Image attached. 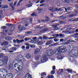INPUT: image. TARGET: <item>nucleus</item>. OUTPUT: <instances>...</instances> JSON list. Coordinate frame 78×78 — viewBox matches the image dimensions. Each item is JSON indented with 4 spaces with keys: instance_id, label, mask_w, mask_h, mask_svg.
Returning <instances> with one entry per match:
<instances>
[{
    "instance_id": "obj_1",
    "label": "nucleus",
    "mask_w": 78,
    "mask_h": 78,
    "mask_svg": "<svg viewBox=\"0 0 78 78\" xmlns=\"http://www.w3.org/2000/svg\"><path fill=\"white\" fill-rule=\"evenodd\" d=\"M66 51V47L65 46H62L60 47H59L58 48H56L54 51V53L55 55H58L60 54L62 52V53H64Z\"/></svg>"
},
{
    "instance_id": "obj_2",
    "label": "nucleus",
    "mask_w": 78,
    "mask_h": 78,
    "mask_svg": "<svg viewBox=\"0 0 78 78\" xmlns=\"http://www.w3.org/2000/svg\"><path fill=\"white\" fill-rule=\"evenodd\" d=\"M68 54H69L70 56H71L69 58V60L72 62L73 60L72 57L75 58L76 56H78V50L76 51V50L73 49L70 52L68 53Z\"/></svg>"
},
{
    "instance_id": "obj_3",
    "label": "nucleus",
    "mask_w": 78,
    "mask_h": 78,
    "mask_svg": "<svg viewBox=\"0 0 78 78\" xmlns=\"http://www.w3.org/2000/svg\"><path fill=\"white\" fill-rule=\"evenodd\" d=\"M19 64L20 65H23V62L21 60H16L13 61L12 63L13 66L15 68L18 67Z\"/></svg>"
},
{
    "instance_id": "obj_4",
    "label": "nucleus",
    "mask_w": 78,
    "mask_h": 78,
    "mask_svg": "<svg viewBox=\"0 0 78 78\" xmlns=\"http://www.w3.org/2000/svg\"><path fill=\"white\" fill-rule=\"evenodd\" d=\"M45 54L46 55H48V56H51L53 55V51L51 50L50 51L48 50L46 52Z\"/></svg>"
},
{
    "instance_id": "obj_5",
    "label": "nucleus",
    "mask_w": 78,
    "mask_h": 78,
    "mask_svg": "<svg viewBox=\"0 0 78 78\" xmlns=\"http://www.w3.org/2000/svg\"><path fill=\"white\" fill-rule=\"evenodd\" d=\"M48 59L47 57V55H43L42 58H41V62H42V63H44V62H45Z\"/></svg>"
},
{
    "instance_id": "obj_6",
    "label": "nucleus",
    "mask_w": 78,
    "mask_h": 78,
    "mask_svg": "<svg viewBox=\"0 0 78 78\" xmlns=\"http://www.w3.org/2000/svg\"><path fill=\"white\" fill-rule=\"evenodd\" d=\"M66 30L62 31L63 33H65V34H70L71 32V30L70 28H68L66 29Z\"/></svg>"
},
{
    "instance_id": "obj_7",
    "label": "nucleus",
    "mask_w": 78,
    "mask_h": 78,
    "mask_svg": "<svg viewBox=\"0 0 78 78\" xmlns=\"http://www.w3.org/2000/svg\"><path fill=\"white\" fill-rule=\"evenodd\" d=\"M3 73L4 74L6 75L8 74V71H7L6 70L4 69H2V72L1 70H0V74H1V75H2V73Z\"/></svg>"
},
{
    "instance_id": "obj_8",
    "label": "nucleus",
    "mask_w": 78,
    "mask_h": 78,
    "mask_svg": "<svg viewBox=\"0 0 78 78\" xmlns=\"http://www.w3.org/2000/svg\"><path fill=\"white\" fill-rule=\"evenodd\" d=\"M21 58H23V56L21 55H18L16 57V60H17V61H19V60H21L22 61V60L21 59Z\"/></svg>"
},
{
    "instance_id": "obj_9",
    "label": "nucleus",
    "mask_w": 78,
    "mask_h": 78,
    "mask_svg": "<svg viewBox=\"0 0 78 78\" xmlns=\"http://www.w3.org/2000/svg\"><path fill=\"white\" fill-rule=\"evenodd\" d=\"M8 59H9L8 57L7 56H4V62L5 64H7V63H8Z\"/></svg>"
},
{
    "instance_id": "obj_10",
    "label": "nucleus",
    "mask_w": 78,
    "mask_h": 78,
    "mask_svg": "<svg viewBox=\"0 0 78 78\" xmlns=\"http://www.w3.org/2000/svg\"><path fill=\"white\" fill-rule=\"evenodd\" d=\"M37 64H38V63L37 62H33L32 63V67L33 68H36Z\"/></svg>"
},
{
    "instance_id": "obj_11",
    "label": "nucleus",
    "mask_w": 78,
    "mask_h": 78,
    "mask_svg": "<svg viewBox=\"0 0 78 78\" xmlns=\"http://www.w3.org/2000/svg\"><path fill=\"white\" fill-rule=\"evenodd\" d=\"M18 30H20V31H21L22 30H26V28H24L23 26H21L20 25H19L18 26Z\"/></svg>"
},
{
    "instance_id": "obj_12",
    "label": "nucleus",
    "mask_w": 78,
    "mask_h": 78,
    "mask_svg": "<svg viewBox=\"0 0 78 78\" xmlns=\"http://www.w3.org/2000/svg\"><path fill=\"white\" fill-rule=\"evenodd\" d=\"M25 78H32V77L30 74L27 73L25 76Z\"/></svg>"
},
{
    "instance_id": "obj_13",
    "label": "nucleus",
    "mask_w": 78,
    "mask_h": 78,
    "mask_svg": "<svg viewBox=\"0 0 78 78\" xmlns=\"http://www.w3.org/2000/svg\"><path fill=\"white\" fill-rule=\"evenodd\" d=\"M22 69H23V67L19 65L17 68V70H18L19 71H21Z\"/></svg>"
},
{
    "instance_id": "obj_14",
    "label": "nucleus",
    "mask_w": 78,
    "mask_h": 78,
    "mask_svg": "<svg viewBox=\"0 0 78 78\" xmlns=\"http://www.w3.org/2000/svg\"><path fill=\"white\" fill-rule=\"evenodd\" d=\"M4 64H6L5 63L4 60H0V66H3V65H4Z\"/></svg>"
},
{
    "instance_id": "obj_15",
    "label": "nucleus",
    "mask_w": 78,
    "mask_h": 78,
    "mask_svg": "<svg viewBox=\"0 0 78 78\" xmlns=\"http://www.w3.org/2000/svg\"><path fill=\"white\" fill-rule=\"evenodd\" d=\"M74 42V41L73 40H68L67 41V42H65L64 44H69L70 42Z\"/></svg>"
},
{
    "instance_id": "obj_16",
    "label": "nucleus",
    "mask_w": 78,
    "mask_h": 78,
    "mask_svg": "<svg viewBox=\"0 0 78 78\" xmlns=\"http://www.w3.org/2000/svg\"><path fill=\"white\" fill-rule=\"evenodd\" d=\"M48 10H49L51 12H54L55 11V9L52 7H49Z\"/></svg>"
},
{
    "instance_id": "obj_17",
    "label": "nucleus",
    "mask_w": 78,
    "mask_h": 78,
    "mask_svg": "<svg viewBox=\"0 0 78 78\" xmlns=\"http://www.w3.org/2000/svg\"><path fill=\"white\" fill-rule=\"evenodd\" d=\"M26 57L27 59H30L31 58V55L29 53H27L26 56Z\"/></svg>"
},
{
    "instance_id": "obj_18",
    "label": "nucleus",
    "mask_w": 78,
    "mask_h": 78,
    "mask_svg": "<svg viewBox=\"0 0 78 78\" xmlns=\"http://www.w3.org/2000/svg\"><path fill=\"white\" fill-rule=\"evenodd\" d=\"M40 58H41V56L40 55H36L35 57V59L36 61H38Z\"/></svg>"
},
{
    "instance_id": "obj_19",
    "label": "nucleus",
    "mask_w": 78,
    "mask_h": 78,
    "mask_svg": "<svg viewBox=\"0 0 78 78\" xmlns=\"http://www.w3.org/2000/svg\"><path fill=\"white\" fill-rule=\"evenodd\" d=\"M7 41H11L12 40V37H7L5 38Z\"/></svg>"
},
{
    "instance_id": "obj_20",
    "label": "nucleus",
    "mask_w": 78,
    "mask_h": 78,
    "mask_svg": "<svg viewBox=\"0 0 78 78\" xmlns=\"http://www.w3.org/2000/svg\"><path fill=\"white\" fill-rule=\"evenodd\" d=\"M7 75L9 78H13V76L12 75V74L11 73L8 74H7Z\"/></svg>"
},
{
    "instance_id": "obj_21",
    "label": "nucleus",
    "mask_w": 78,
    "mask_h": 78,
    "mask_svg": "<svg viewBox=\"0 0 78 78\" xmlns=\"http://www.w3.org/2000/svg\"><path fill=\"white\" fill-rule=\"evenodd\" d=\"M5 56V55L3 53H0V58H3Z\"/></svg>"
},
{
    "instance_id": "obj_22",
    "label": "nucleus",
    "mask_w": 78,
    "mask_h": 78,
    "mask_svg": "<svg viewBox=\"0 0 78 78\" xmlns=\"http://www.w3.org/2000/svg\"><path fill=\"white\" fill-rule=\"evenodd\" d=\"M40 50V49L38 48L36 49L35 50V53H37V52H39Z\"/></svg>"
},
{
    "instance_id": "obj_23",
    "label": "nucleus",
    "mask_w": 78,
    "mask_h": 78,
    "mask_svg": "<svg viewBox=\"0 0 78 78\" xmlns=\"http://www.w3.org/2000/svg\"><path fill=\"white\" fill-rule=\"evenodd\" d=\"M54 30H59V28L57 27V26H54Z\"/></svg>"
},
{
    "instance_id": "obj_24",
    "label": "nucleus",
    "mask_w": 78,
    "mask_h": 78,
    "mask_svg": "<svg viewBox=\"0 0 78 78\" xmlns=\"http://www.w3.org/2000/svg\"><path fill=\"white\" fill-rule=\"evenodd\" d=\"M37 44L38 45H41L43 44V42L42 41H38L37 42Z\"/></svg>"
},
{
    "instance_id": "obj_25",
    "label": "nucleus",
    "mask_w": 78,
    "mask_h": 78,
    "mask_svg": "<svg viewBox=\"0 0 78 78\" xmlns=\"http://www.w3.org/2000/svg\"><path fill=\"white\" fill-rule=\"evenodd\" d=\"M66 71H67V72L68 73H72V69H66Z\"/></svg>"
},
{
    "instance_id": "obj_26",
    "label": "nucleus",
    "mask_w": 78,
    "mask_h": 78,
    "mask_svg": "<svg viewBox=\"0 0 78 78\" xmlns=\"http://www.w3.org/2000/svg\"><path fill=\"white\" fill-rule=\"evenodd\" d=\"M51 44V41H48L46 44V45H50V44Z\"/></svg>"
},
{
    "instance_id": "obj_27",
    "label": "nucleus",
    "mask_w": 78,
    "mask_h": 78,
    "mask_svg": "<svg viewBox=\"0 0 78 78\" xmlns=\"http://www.w3.org/2000/svg\"><path fill=\"white\" fill-rule=\"evenodd\" d=\"M32 37L30 38H25L24 39L25 41H28V40H30V39H31Z\"/></svg>"
},
{
    "instance_id": "obj_28",
    "label": "nucleus",
    "mask_w": 78,
    "mask_h": 78,
    "mask_svg": "<svg viewBox=\"0 0 78 78\" xmlns=\"http://www.w3.org/2000/svg\"><path fill=\"white\" fill-rule=\"evenodd\" d=\"M58 44H59V43H58V42H56L51 44V46H53L54 45H58Z\"/></svg>"
},
{
    "instance_id": "obj_29",
    "label": "nucleus",
    "mask_w": 78,
    "mask_h": 78,
    "mask_svg": "<svg viewBox=\"0 0 78 78\" xmlns=\"http://www.w3.org/2000/svg\"><path fill=\"white\" fill-rule=\"evenodd\" d=\"M55 73V71L52 70L51 72V75H54Z\"/></svg>"
},
{
    "instance_id": "obj_30",
    "label": "nucleus",
    "mask_w": 78,
    "mask_h": 78,
    "mask_svg": "<svg viewBox=\"0 0 78 78\" xmlns=\"http://www.w3.org/2000/svg\"><path fill=\"white\" fill-rule=\"evenodd\" d=\"M41 10H42V9L40 8H38L37 9V10L39 11V12H41Z\"/></svg>"
},
{
    "instance_id": "obj_31",
    "label": "nucleus",
    "mask_w": 78,
    "mask_h": 78,
    "mask_svg": "<svg viewBox=\"0 0 78 78\" xmlns=\"http://www.w3.org/2000/svg\"><path fill=\"white\" fill-rule=\"evenodd\" d=\"M55 11H62V9H61V8H59V9L56 8L55 9Z\"/></svg>"
},
{
    "instance_id": "obj_32",
    "label": "nucleus",
    "mask_w": 78,
    "mask_h": 78,
    "mask_svg": "<svg viewBox=\"0 0 78 78\" xmlns=\"http://www.w3.org/2000/svg\"><path fill=\"white\" fill-rule=\"evenodd\" d=\"M45 2V0H42L40 2V3L41 4H42V3H44V2Z\"/></svg>"
},
{
    "instance_id": "obj_33",
    "label": "nucleus",
    "mask_w": 78,
    "mask_h": 78,
    "mask_svg": "<svg viewBox=\"0 0 78 78\" xmlns=\"http://www.w3.org/2000/svg\"><path fill=\"white\" fill-rule=\"evenodd\" d=\"M8 48L7 47H6V46L4 47L3 48V49H2V50H7Z\"/></svg>"
},
{
    "instance_id": "obj_34",
    "label": "nucleus",
    "mask_w": 78,
    "mask_h": 78,
    "mask_svg": "<svg viewBox=\"0 0 78 78\" xmlns=\"http://www.w3.org/2000/svg\"><path fill=\"white\" fill-rule=\"evenodd\" d=\"M60 42H65L66 41V39H61L60 40Z\"/></svg>"
},
{
    "instance_id": "obj_35",
    "label": "nucleus",
    "mask_w": 78,
    "mask_h": 78,
    "mask_svg": "<svg viewBox=\"0 0 78 78\" xmlns=\"http://www.w3.org/2000/svg\"><path fill=\"white\" fill-rule=\"evenodd\" d=\"M19 37H20L21 39H23V38H25V36H23V35H20Z\"/></svg>"
},
{
    "instance_id": "obj_36",
    "label": "nucleus",
    "mask_w": 78,
    "mask_h": 78,
    "mask_svg": "<svg viewBox=\"0 0 78 78\" xmlns=\"http://www.w3.org/2000/svg\"><path fill=\"white\" fill-rule=\"evenodd\" d=\"M6 26H7V27H11V26H12V25L11 24L9 23H7L6 24Z\"/></svg>"
},
{
    "instance_id": "obj_37",
    "label": "nucleus",
    "mask_w": 78,
    "mask_h": 78,
    "mask_svg": "<svg viewBox=\"0 0 78 78\" xmlns=\"http://www.w3.org/2000/svg\"><path fill=\"white\" fill-rule=\"evenodd\" d=\"M48 78H54V77L53 75H50V76H48Z\"/></svg>"
},
{
    "instance_id": "obj_38",
    "label": "nucleus",
    "mask_w": 78,
    "mask_h": 78,
    "mask_svg": "<svg viewBox=\"0 0 78 78\" xmlns=\"http://www.w3.org/2000/svg\"><path fill=\"white\" fill-rule=\"evenodd\" d=\"M48 30V29L46 28L43 30V31H42V32H45V31H47Z\"/></svg>"
},
{
    "instance_id": "obj_39",
    "label": "nucleus",
    "mask_w": 78,
    "mask_h": 78,
    "mask_svg": "<svg viewBox=\"0 0 78 78\" xmlns=\"http://www.w3.org/2000/svg\"><path fill=\"white\" fill-rule=\"evenodd\" d=\"M30 41H30V43H32V44H35V42L34 41H32V40L31 39Z\"/></svg>"
},
{
    "instance_id": "obj_40",
    "label": "nucleus",
    "mask_w": 78,
    "mask_h": 78,
    "mask_svg": "<svg viewBox=\"0 0 78 78\" xmlns=\"http://www.w3.org/2000/svg\"><path fill=\"white\" fill-rule=\"evenodd\" d=\"M76 15L75 14H72V15H69V17H73V16H75Z\"/></svg>"
},
{
    "instance_id": "obj_41",
    "label": "nucleus",
    "mask_w": 78,
    "mask_h": 78,
    "mask_svg": "<svg viewBox=\"0 0 78 78\" xmlns=\"http://www.w3.org/2000/svg\"><path fill=\"white\" fill-rule=\"evenodd\" d=\"M74 36H75V37L76 38H77V37H78V34L77 33V34H75L74 35Z\"/></svg>"
},
{
    "instance_id": "obj_42",
    "label": "nucleus",
    "mask_w": 78,
    "mask_h": 78,
    "mask_svg": "<svg viewBox=\"0 0 78 78\" xmlns=\"http://www.w3.org/2000/svg\"><path fill=\"white\" fill-rule=\"evenodd\" d=\"M62 2H65L66 3H69V2H68V1H66V0H62Z\"/></svg>"
},
{
    "instance_id": "obj_43",
    "label": "nucleus",
    "mask_w": 78,
    "mask_h": 78,
    "mask_svg": "<svg viewBox=\"0 0 78 78\" xmlns=\"http://www.w3.org/2000/svg\"><path fill=\"white\" fill-rule=\"evenodd\" d=\"M31 6H32V4H30L29 5H26V6L27 7H31Z\"/></svg>"
},
{
    "instance_id": "obj_44",
    "label": "nucleus",
    "mask_w": 78,
    "mask_h": 78,
    "mask_svg": "<svg viewBox=\"0 0 78 78\" xmlns=\"http://www.w3.org/2000/svg\"><path fill=\"white\" fill-rule=\"evenodd\" d=\"M59 70H60V73L61 74L62 73H63V69H59Z\"/></svg>"
},
{
    "instance_id": "obj_45",
    "label": "nucleus",
    "mask_w": 78,
    "mask_h": 78,
    "mask_svg": "<svg viewBox=\"0 0 78 78\" xmlns=\"http://www.w3.org/2000/svg\"><path fill=\"white\" fill-rule=\"evenodd\" d=\"M1 45L2 46H3V45H5V41L3 42L1 44Z\"/></svg>"
},
{
    "instance_id": "obj_46",
    "label": "nucleus",
    "mask_w": 78,
    "mask_h": 78,
    "mask_svg": "<svg viewBox=\"0 0 78 78\" xmlns=\"http://www.w3.org/2000/svg\"><path fill=\"white\" fill-rule=\"evenodd\" d=\"M44 75L46 76V73H41V76H44Z\"/></svg>"
},
{
    "instance_id": "obj_47",
    "label": "nucleus",
    "mask_w": 78,
    "mask_h": 78,
    "mask_svg": "<svg viewBox=\"0 0 78 78\" xmlns=\"http://www.w3.org/2000/svg\"><path fill=\"white\" fill-rule=\"evenodd\" d=\"M5 45H8V42L7 41H4Z\"/></svg>"
},
{
    "instance_id": "obj_48",
    "label": "nucleus",
    "mask_w": 78,
    "mask_h": 78,
    "mask_svg": "<svg viewBox=\"0 0 78 78\" xmlns=\"http://www.w3.org/2000/svg\"><path fill=\"white\" fill-rule=\"evenodd\" d=\"M8 31V30H4V34H5L6 33H7Z\"/></svg>"
},
{
    "instance_id": "obj_49",
    "label": "nucleus",
    "mask_w": 78,
    "mask_h": 78,
    "mask_svg": "<svg viewBox=\"0 0 78 78\" xmlns=\"http://www.w3.org/2000/svg\"><path fill=\"white\" fill-rule=\"evenodd\" d=\"M17 2H18L17 1H15L13 4V5H14V6H16V4L17 3Z\"/></svg>"
},
{
    "instance_id": "obj_50",
    "label": "nucleus",
    "mask_w": 78,
    "mask_h": 78,
    "mask_svg": "<svg viewBox=\"0 0 78 78\" xmlns=\"http://www.w3.org/2000/svg\"><path fill=\"white\" fill-rule=\"evenodd\" d=\"M24 42V40H20V43H22V42Z\"/></svg>"
},
{
    "instance_id": "obj_51",
    "label": "nucleus",
    "mask_w": 78,
    "mask_h": 78,
    "mask_svg": "<svg viewBox=\"0 0 78 78\" xmlns=\"http://www.w3.org/2000/svg\"><path fill=\"white\" fill-rule=\"evenodd\" d=\"M25 45H26L27 46H30V44H29L27 43H26L25 44Z\"/></svg>"
},
{
    "instance_id": "obj_52",
    "label": "nucleus",
    "mask_w": 78,
    "mask_h": 78,
    "mask_svg": "<svg viewBox=\"0 0 78 78\" xmlns=\"http://www.w3.org/2000/svg\"><path fill=\"white\" fill-rule=\"evenodd\" d=\"M31 48H33L34 47H35V45L33 44L30 45Z\"/></svg>"
},
{
    "instance_id": "obj_53",
    "label": "nucleus",
    "mask_w": 78,
    "mask_h": 78,
    "mask_svg": "<svg viewBox=\"0 0 78 78\" xmlns=\"http://www.w3.org/2000/svg\"><path fill=\"white\" fill-rule=\"evenodd\" d=\"M12 5H13V3H11L9 5V6H11V7H12Z\"/></svg>"
},
{
    "instance_id": "obj_54",
    "label": "nucleus",
    "mask_w": 78,
    "mask_h": 78,
    "mask_svg": "<svg viewBox=\"0 0 78 78\" xmlns=\"http://www.w3.org/2000/svg\"><path fill=\"white\" fill-rule=\"evenodd\" d=\"M31 16H36V14L34 13H33L31 14Z\"/></svg>"
},
{
    "instance_id": "obj_55",
    "label": "nucleus",
    "mask_w": 78,
    "mask_h": 78,
    "mask_svg": "<svg viewBox=\"0 0 78 78\" xmlns=\"http://www.w3.org/2000/svg\"><path fill=\"white\" fill-rule=\"evenodd\" d=\"M12 49L13 50H16V47H13L12 48Z\"/></svg>"
},
{
    "instance_id": "obj_56",
    "label": "nucleus",
    "mask_w": 78,
    "mask_h": 78,
    "mask_svg": "<svg viewBox=\"0 0 78 78\" xmlns=\"http://www.w3.org/2000/svg\"><path fill=\"white\" fill-rule=\"evenodd\" d=\"M54 41L55 42H58V40H57V39L56 38L54 39Z\"/></svg>"
},
{
    "instance_id": "obj_57",
    "label": "nucleus",
    "mask_w": 78,
    "mask_h": 78,
    "mask_svg": "<svg viewBox=\"0 0 78 78\" xmlns=\"http://www.w3.org/2000/svg\"><path fill=\"white\" fill-rule=\"evenodd\" d=\"M16 41L17 43H20V41H19L18 39L16 40Z\"/></svg>"
},
{
    "instance_id": "obj_58",
    "label": "nucleus",
    "mask_w": 78,
    "mask_h": 78,
    "mask_svg": "<svg viewBox=\"0 0 78 78\" xmlns=\"http://www.w3.org/2000/svg\"><path fill=\"white\" fill-rule=\"evenodd\" d=\"M27 34H30V33H32V32L31 31H28L27 32Z\"/></svg>"
},
{
    "instance_id": "obj_59",
    "label": "nucleus",
    "mask_w": 78,
    "mask_h": 78,
    "mask_svg": "<svg viewBox=\"0 0 78 78\" xmlns=\"http://www.w3.org/2000/svg\"><path fill=\"white\" fill-rule=\"evenodd\" d=\"M14 27L12 28L11 29V30H10L11 31V32L13 31V30H14Z\"/></svg>"
},
{
    "instance_id": "obj_60",
    "label": "nucleus",
    "mask_w": 78,
    "mask_h": 78,
    "mask_svg": "<svg viewBox=\"0 0 78 78\" xmlns=\"http://www.w3.org/2000/svg\"><path fill=\"white\" fill-rule=\"evenodd\" d=\"M52 69L53 70H55L56 69V67L55 66H53L52 67Z\"/></svg>"
},
{
    "instance_id": "obj_61",
    "label": "nucleus",
    "mask_w": 78,
    "mask_h": 78,
    "mask_svg": "<svg viewBox=\"0 0 78 78\" xmlns=\"http://www.w3.org/2000/svg\"><path fill=\"white\" fill-rule=\"evenodd\" d=\"M8 8L7 5H5L3 7L4 8Z\"/></svg>"
},
{
    "instance_id": "obj_62",
    "label": "nucleus",
    "mask_w": 78,
    "mask_h": 78,
    "mask_svg": "<svg viewBox=\"0 0 78 78\" xmlns=\"http://www.w3.org/2000/svg\"><path fill=\"white\" fill-rule=\"evenodd\" d=\"M9 53H13L14 52V51L12 50H11V51H9Z\"/></svg>"
},
{
    "instance_id": "obj_63",
    "label": "nucleus",
    "mask_w": 78,
    "mask_h": 78,
    "mask_svg": "<svg viewBox=\"0 0 78 78\" xmlns=\"http://www.w3.org/2000/svg\"><path fill=\"white\" fill-rule=\"evenodd\" d=\"M59 36H60V37H63V35L62 34H60Z\"/></svg>"
},
{
    "instance_id": "obj_64",
    "label": "nucleus",
    "mask_w": 78,
    "mask_h": 78,
    "mask_svg": "<svg viewBox=\"0 0 78 78\" xmlns=\"http://www.w3.org/2000/svg\"><path fill=\"white\" fill-rule=\"evenodd\" d=\"M5 78H9V77L7 75L5 76Z\"/></svg>"
}]
</instances>
